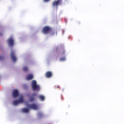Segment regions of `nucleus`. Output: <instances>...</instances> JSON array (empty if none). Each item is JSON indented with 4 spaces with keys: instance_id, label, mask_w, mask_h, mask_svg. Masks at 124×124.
<instances>
[{
    "instance_id": "nucleus-10",
    "label": "nucleus",
    "mask_w": 124,
    "mask_h": 124,
    "mask_svg": "<svg viewBox=\"0 0 124 124\" xmlns=\"http://www.w3.org/2000/svg\"><path fill=\"white\" fill-rule=\"evenodd\" d=\"M33 79V75L29 74L26 77V80L30 81V80H32Z\"/></svg>"
},
{
    "instance_id": "nucleus-6",
    "label": "nucleus",
    "mask_w": 124,
    "mask_h": 124,
    "mask_svg": "<svg viewBox=\"0 0 124 124\" xmlns=\"http://www.w3.org/2000/svg\"><path fill=\"white\" fill-rule=\"evenodd\" d=\"M18 96H19V91H18V90H14L12 93L13 97L16 98V97H18Z\"/></svg>"
},
{
    "instance_id": "nucleus-7",
    "label": "nucleus",
    "mask_w": 124,
    "mask_h": 124,
    "mask_svg": "<svg viewBox=\"0 0 124 124\" xmlns=\"http://www.w3.org/2000/svg\"><path fill=\"white\" fill-rule=\"evenodd\" d=\"M35 96H36V94L33 93L30 96V101L31 102H33L35 99Z\"/></svg>"
},
{
    "instance_id": "nucleus-11",
    "label": "nucleus",
    "mask_w": 124,
    "mask_h": 124,
    "mask_svg": "<svg viewBox=\"0 0 124 124\" xmlns=\"http://www.w3.org/2000/svg\"><path fill=\"white\" fill-rule=\"evenodd\" d=\"M22 111L23 113H29V112L30 111V110L27 108H24L22 109Z\"/></svg>"
},
{
    "instance_id": "nucleus-20",
    "label": "nucleus",
    "mask_w": 124,
    "mask_h": 124,
    "mask_svg": "<svg viewBox=\"0 0 124 124\" xmlns=\"http://www.w3.org/2000/svg\"><path fill=\"white\" fill-rule=\"evenodd\" d=\"M3 58L2 56H0V60H2Z\"/></svg>"
},
{
    "instance_id": "nucleus-14",
    "label": "nucleus",
    "mask_w": 124,
    "mask_h": 124,
    "mask_svg": "<svg viewBox=\"0 0 124 124\" xmlns=\"http://www.w3.org/2000/svg\"><path fill=\"white\" fill-rule=\"evenodd\" d=\"M18 102L19 103H23V102H24V99L23 98V97H21V98H19Z\"/></svg>"
},
{
    "instance_id": "nucleus-16",
    "label": "nucleus",
    "mask_w": 124,
    "mask_h": 124,
    "mask_svg": "<svg viewBox=\"0 0 124 124\" xmlns=\"http://www.w3.org/2000/svg\"><path fill=\"white\" fill-rule=\"evenodd\" d=\"M23 70L26 72L29 70V68H28V67L27 66H24L23 68Z\"/></svg>"
},
{
    "instance_id": "nucleus-9",
    "label": "nucleus",
    "mask_w": 124,
    "mask_h": 124,
    "mask_svg": "<svg viewBox=\"0 0 124 124\" xmlns=\"http://www.w3.org/2000/svg\"><path fill=\"white\" fill-rule=\"evenodd\" d=\"M46 78H51L53 76V73L51 71H47L45 74Z\"/></svg>"
},
{
    "instance_id": "nucleus-21",
    "label": "nucleus",
    "mask_w": 124,
    "mask_h": 124,
    "mask_svg": "<svg viewBox=\"0 0 124 124\" xmlns=\"http://www.w3.org/2000/svg\"><path fill=\"white\" fill-rule=\"evenodd\" d=\"M56 88H58V89H60V86H57Z\"/></svg>"
},
{
    "instance_id": "nucleus-17",
    "label": "nucleus",
    "mask_w": 124,
    "mask_h": 124,
    "mask_svg": "<svg viewBox=\"0 0 124 124\" xmlns=\"http://www.w3.org/2000/svg\"><path fill=\"white\" fill-rule=\"evenodd\" d=\"M60 61L61 62H63V61H65V57H62L60 58Z\"/></svg>"
},
{
    "instance_id": "nucleus-13",
    "label": "nucleus",
    "mask_w": 124,
    "mask_h": 124,
    "mask_svg": "<svg viewBox=\"0 0 124 124\" xmlns=\"http://www.w3.org/2000/svg\"><path fill=\"white\" fill-rule=\"evenodd\" d=\"M13 103L14 105H18L20 103H19V101L16 100L13 102Z\"/></svg>"
},
{
    "instance_id": "nucleus-1",
    "label": "nucleus",
    "mask_w": 124,
    "mask_h": 124,
    "mask_svg": "<svg viewBox=\"0 0 124 124\" xmlns=\"http://www.w3.org/2000/svg\"><path fill=\"white\" fill-rule=\"evenodd\" d=\"M31 88L33 91H39L40 90V87L39 85H37L36 81L35 80L32 81Z\"/></svg>"
},
{
    "instance_id": "nucleus-15",
    "label": "nucleus",
    "mask_w": 124,
    "mask_h": 124,
    "mask_svg": "<svg viewBox=\"0 0 124 124\" xmlns=\"http://www.w3.org/2000/svg\"><path fill=\"white\" fill-rule=\"evenodd\" d=\"M60 53H61V55L62 56H63L65 54V51H64V49H62V50H61Z\"/></svg>"
},
{
    "instance_id": "nucleus-23",
    "label": "nucleus",
    "mask_w": 124,
    "mask_h": 124,
    "mask_svg": "<svg viewBox=\"0 0 124 124\" xmlns=\"http://www.w3.org/2000/svg\"><path fill=\"white\" fill-rule=\"evenodd\" d=\"M42 117H43V114L42 113Z\"/></svg>"
},
{
    "instance_id": "nucleus-19",
    "label": "nucleus",
    "mask_w": 124,
    "mask_h": 124,
    "mask_svg": "<svg viewBox=\"0 0 124 124\" xmlns=\"http://www.w3.org/2000/svg\"><path fill=\"white\" fill-rule=\"evenodd\" d=\"M54 34H55V32H52L51 33V35H54Z\"/></svg>"
},
{
    "instance_id": "nucleus-12",
    "label": "nucleus",
    "mask_w": 124,
    "mask_h": 124,
    "mask_svg": "<svg viewBox=\"0 0 124 124\" xmlns=\"http://www.w3.org/2000/svg\"><path fill=\"white\" fill-rule=\"evenodd\" d=\"M39 98L40 99V100H42V101H43L44 99H45V97L42 95H39Z\"/></svg>"
},
{
    "instance_id": "nucleus-8",
    "label": "nucleus",
    "mask_w": 124,
    "mask_h": 124,
    "mask_svg": "<svg viewBox=\"0 0 124 124\" xmlns=\"http://www.w3.org/2000/svg\"><path fill=\"white\" fill-rule=\"evenodd\" d=\"M11 58L13 62H15L17 61V59L16 58V57H15V53L14 52V51H12L11 53Z\"/></svg>"
},
{
    "instance_id": "nucleus-4",
    "label": "nucleus",
    "mask_w": 124,
    "mask_h": 124,
    "mask_svg": "<svg viewBox=\"0 0 124 124\" xmlns=\"http://www.w3.org/2000/svg\"><path fill=\"white\" fill-rule=\"evenodd\" d=\"M29 109H33V110H37L38 109V105L35 103H32L28 105Z\"/></svg>"
},
{
    "instance_id": "nucleus-2",
    "label": "nucleus",
    "mask_w": 124,
    "mask_h": 124,
    "mask_svg": "<svg viewBox=\"0 0 124 124\" xmlns=\"http://www.w3.org/2000/svg\"><path fill=\"white\" fill-rule=\"evenodd\" d=\"M62 2V0H56L52 2V5L53 7H56V8H58V6H59V5H61Z\"/></svg>"
},
{
    "instance_id": "nucleus-3",
    "label": "nucleus",
    "mask_w": 124,
    "mask_h": 124,
    "mask_svg": "<svg viewBox=\"0 0 124 124\" xmlns=\"http://www.w3.org/2000/svg\"><path fill=\"white\" fill-rule=\"evenodd\" d=\"M51 31H52V29H51V28L49 26H46L43 29L42 32L43 33H44V34H47V33H49Z\"/></svg>"
},
{
    "instance_id": "nucleus-5",
    "label": "nucleus",
    "mask_w": 124,
    "mask_h": 124,
    "mask_svg": "<svg viewBox=\"0 0 124 124\" xmlns=\"http://www.w3.org/2000/svg\"><path fill=\"white\" fill-rule=\"evenodd\" d=\"M8 44L11 47H12L14 45V40L13 38H10L7 40Z\"/></svg>"
},
{
    "instance_id": "nucleus-22",
    "label": "nucleus",
    "mask_w": 124,
    "mask_h": 124,
    "mask_svg": "<svg viewBox=\"0 0 124 124\" xmlns=\"http://www.w3.org/2000/svg\"><path fill=\"white\" fill-rule=\"evenodd\" d=\"M0 36H1V35H2V33H0Z\"/></svg>"
},
{
    "instance_id": "nucleus-18",
    "label": "nucleus",
    "mask_w": 124,
    "mask_h": 124,
    "mask_svg": "<svg viewBox=\"0 0 124 124\" xmlns=\"http://www.w3.org/2000/svg\"><path fill=\"white\" fill-rule=\"evenodd\" d=\"M50 0H44V2H47V1H49Z\"/></svg>"
}]
</instances>
